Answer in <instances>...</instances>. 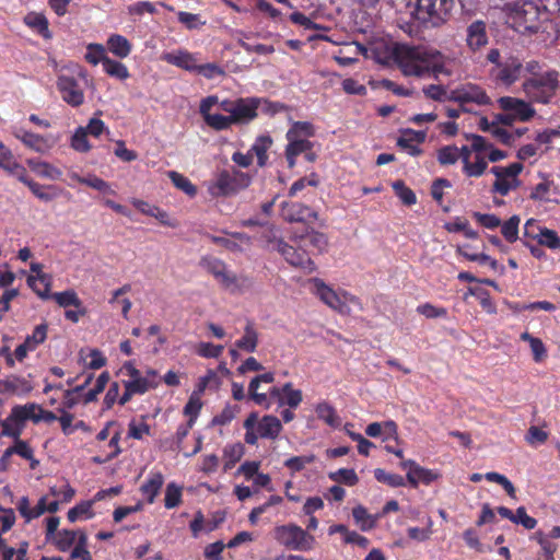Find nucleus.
<instances>
[{
    "instance_id": "obj_41",
    "label": "nucleus",
    "mask_w": 560,
    "mask_h": 560,
    "mask_svg": "<svg viewBox=\"0 0 560 560\" xmlns=\"http://www.w3.org/2000/svg\"><path fill=\"white\" fill-rule=\"evenodd\" d=\"M374 477L377 481L386 483L394 488L405 486V479L402 476L397 474H389L381 468H376L374 470Z\"/></svg>"
},
{
    "instance_id": "obj_30",
    "label": "nucleus",
    "mask_w": 560,
    "mask_h": 560,
    "mask_svg": "<svg viewBox=\"0 0 560 560\" xmlns=\"http://www.w3.org/2000/svg\"><path fill=\"white\" fill-rule=\"evenodd\" d=\"M168 177L176 188L184 191L189 197L196 196L197 187L187 177L175 171L168 172Z\"/></svg>"
},
{
    "instance_id": "obj_14",
    "label": "nucleus",
    "mask_w": 560,
    "mask_h": 560,
    "mask_svg": "<svg viewBox=\"0 0 560 560\" xmlns=\"http://www.w3.org/2000/svg\"><path fill=\"white\" fill-rule=\"evenodd\" d=\"M282 217L288 222H305L308 219L316 220L317 213L303 203L283 202Z\"/></svg>"
},
{
    "instance_id": "obj_18",
    "label": "nucleus",
    "mask_w": 560,
    "mask_h": 560,
    "mask_svg": "<svg viewBox=\"0 0 560 560\" xmlns=\"http://www.w3.org/2000/svg\"><path fill=\"white\" fill-rule=\"evenodd\" d=\"M33 389L32 384L24 377L9 375L0 381V390L10 394H26Z\"/></svg>"
},
{
    "instance_id": "obj_53",
    "label": "nucleus",
    "mask_w": 560,
    "mask_h": 560,
    "mask_svg": "<svg viewBox=\"0 0 560 560\" xmlns=\"http://www.w3.org/2000/svg\"><path fill=\"white\" fill-rule=\"evenodd\" d=\"M77 532L63 529L55 537V542L60 551H67L75 541Z\"/></svg>"
},
{
    "instance_id": "obj_40",
    "label": "nucleus",
    "mask_w": 560,
    "mask_h": 560,
    "mask_svg": "<svg viewBox=\"0 0 560 560\" xmlns=\"http://www.w3.org/2000/svg\"><path fill=\"white\" fill-rule=\"evenodd\" d=\"M182 502V487L174 482L167 485L165 490L164 504L166 509H174Z\"/></svg>"
},
{
    "instance_id": "obj_57",
    "label": "nucleus",
    "mask_w": 560,
    "mask_h": 560,
    "mask_svg": "<svg viewBox=\"0 0 560 560\" xmlns=\"http://www.w3.org/2000/svg\"><path fill=\"white\" fill-rule=\"evenodd\" d=\"M291 133H288L289 139H291ZM313 143L306 139L299 140H290V143L287 145V150L290 151L291 155L298 156L301 153H305L306 151L312 150Z\"/></svg>"
},
{
    "instance_id": "obj_59",
    "label": "nucleus",
    "mask_w": 560,
    "mask_h": 560,
    "mask_svg": "<svg viewBox=\"0 0 560 560\" xmlns=\"http://www.w3.org/2000/svg\"><path fill=\"white\" fill-rule=\"evenodd\" d=\"M127 385L131 388L133 394H144L151 388H155L154 380L151 378H138L126 382Z\"/></svg>"
},
{
    "instance_id": "obj_35",
    "label": "nucleus",
    "mask_w": 560,
    "mask_h": 560,
    "mask_svg": "<svg viewBox=\"0 0 560 560\" xmlns=\"http://www.w3.org/2000/svg\"><path fill=\"white\" fill-rule=\"evenodd\" d=\"M205 122L217 131L226 130L233 124L231 116H224L221 114H210L203 118Z\"/></svg>"
},
{
    "instance_id": "obj_55",
    "label": "nucleus",
    "mask_w": 560,
    "mask_h": 560,
    "mask_svg": "<svg viewBox=\"0 0 560 560\" xmlns=\"http://www.w3.org/2000/svg\"><path fill=\"white\" fill-rule=\"evenodd\" d=\"M2 427V435L14 438L15 440L20 438L22 432L21 422L18 419L12 418V412L10 416L1 422Z\"/></svg>"
},
{
    "instance_id": "obj_31",
    "label": "nucleus",
    "mask_w": 560,
    "mask_h": 560,
    "mask_svg": "<svg viewBox=\"0 0 560 560\" xmlns=\"http://www.w3.org/2000/svg\"><path fill=\"white\" fill-rule=\"evenodd\" d=\"M31 191L43 201H51L59 196V189L55 186H43L36 182L28 183Z\"/></svg>"
},
{
    "instance_id": "obj_25",
    "label": "nucleus",
    "mask_w": 560,
    "mask_h": 560,
    "mask_svg": "<svg viewBox=\"0 0 560 560\" xmlns=\"http://www.w3.org/2000/svg\"><path fill=\"white\" fill-rule=\"evenodd\" d=\"M258 345V334L252 324H247L244 328V336L236 341V348L246 352H254Z\"/></svg>"
},
{
    "instance_id": "obj_6",
    "label": "nucleus",
    "mask_w": 560,
    "mask_h": 560,
    "mask_svg": "<svg viewBox=\"0 0 560 560\" xmlns=\"http://www.w3.org/2000/svg\"><path fill=\"white\" fill-rule=\"evenodd\" d=\"M250 176L246 173L233 170L222 171L215 182L209 187L212 197H226L237 194L250 184Z\"/></svg>"
},
{
    "instance_id": "obj_37",
    "label": "nucleus",
    "mask_w": 560,
    "mask_h": 560,
    "mask_svg": "<svg viewBox=\"0 0 560 560\" xmlns=\"http://www.w3.org/2000/svg\"><path fill=\"white\" fill-rule=\"evenodd\" d=\"M539 237L538 243L551 249L560 248V238L556 231L547 228H538Z\"/></svg>"
},
{
    "instance_id": "obj_54",
    "label": "nucleus",
    "mask_w": 560,
    "mask_h": 560,
    "mask_svg": "<svg viewBox=\"0 0 560 560\" xmlns=\"http://www.w3.org/2000/svg\"><path fill=\"white\" fill-rule=\"evenodd\" d=\"M47 325L40 324L35 327L33 334L27 336L24 342L31 347V350H34L38 345L43 343L47 337Z\"/></svg>"
},
{
    "instance_id": "obj_10",
    "label": "nucleus",
    "mask_w": 560,
    "mask_h": 560,
    "mask_svg": "<svg viewBox=\"0 0 560 560\" xmlns=\"http://www.w3.org/2000/svg\"><path fill=\"white\" fill-rule=\"evenodd\" d=\"M315 287V294L331 310L348 315L350 308L345 301L341 300L340 295L328 287L323 280L315 278L312 280Z\"/></svg>"
},
{
    "instance_id": "obj_44",
    "label": "nucleus",
    "mask_w": 560,
    "mask_h": 560,
    "mask_svg": "<svg viewBox=\"0 0 560 560\" xmlns=\"http://www.w3.org/2000/svg\"><path fill=\"white\" fill-rule=\"evenodd\" d=\"M167 60L188 71H197L198 68L195 58L188 52H179L176 56H168Z\"/></svg>"
},
{
    "instance_id": "obj_16",
    "label": "nucleus",
    "mask_w": 560,
    "mask_h": 560,
    "mask_svg": "<svg viewBox=\"0 0 560 560\" xmlns=\"http://www.w3.org/2000/svg\"><path fill=\"white\" fill-rule=\"evenodd\" d=\"M31 270L38 273V276H30L27 278V284L39 298L48 299L50 291V278L45 273H39L42 270V266L39 264H32Z\"/></svg>"
},
{
    "instance_id": "obj_20",
    "label": "nucleus",
    "mask_w": 560,
    "mask_h": 560,
    "mask_svg": "<svg viewBox=\"0 0 560 560\" xmlns=\"http://www.w3.org/2000/svg\"><path fill=\"white\" fill-rule=\"evenodd\" d=\"M439 478H440V474L438 471L427 469L421 466H417L412 470H409L407 472V480L415 488L418 487L419 482L429 485Z\"/></svg>"
},
{
    "instance_id": "obj_61",
    "label": "nucleus",
    "mask_w": 560,
    "mask_h": 560,
    "mask_svg": "<svg viewBox=\"0 0 560 560\" xmlns=\"http://www.w3.org/2000/svg\"><path fill=\"white\" fill-rule=\"evenodd\" d=\"M315 459L314 455L310 456H294L284 462V466L293 471H301L305 465L313 463Z\"/></svg>"
},
{
    "instance_id": "obj_4",
    "label": "nucleus",
    "mask_w": 560,
    "mask_h": 560,
    "mask_svg": "<svg viewBox=\"0 0 560 560\" xmlns=\"http://www.w3.org/2000/svg\"><path fill=\"white\" fill-rule=\"evenodd\" d=\"M266 101L258 97H240L236 100H223L220 108L230 114L234 125H247L258 116V108Z\"/></svg>"
},
{
    "instance_id": "obj_39",
    "label": "nucleus",
    "mask_w": 560,
    "mask_h": 560,
    "mask_svg": "<svg viewBox=\"0 0 560 560\" xmlns=\"http://www.w3.org/2000/svg\"><path fill=\"white\" fill-rule=\"evenodd\" d=\"M88 52L85 54V60L96 66L98 62L104 63V60L107 59L106 49L102 44H89Z\"/></svg>"
},
{
    "instance_id": "obj_11",
    "label": "nucleus",
    "mask_w": 560,
    "mask_h": 560,
    "mask_svg": "<svg viewBox=\"0 0 560 560\" xmlns=\"http://www.w3.org/2000/svg\"><path fill=\"white\" fill-rule=\"evenodd\" d=\"M57 88L67 104L78 107L84 103L83 90L73 77L59 75Z\"/></svg>"
},
{
    "instance_id": "obj_5",
    "label": "nucleus",
    "mask_w": 560,
    "mask_h": 560,
    "mask_svg": "<svg viewBox=\"0 0 560 560\" xmlns=\"http://www.w3.org/2000/svg\"><path fill=\"white\" fill-rule=\"evenodd\" d=\"M275 538L285 548L299 551L311 550L315 544L314 536L295 524L277 526Z\"/></svg>"
},
{
    "instance_id": "obj_13",
    "label": "nucleus",
    "mask_w": 560,
    "mask_h": 560,
    "mask_svg": "<svg viewBox=\"0 0 560 560\" xmlns=\"http://www.w3.org/2000/svg\"><path fill=\"white\" fill-rule=\"evenodd\" d=\"M293 241L298 244L299 248L305 249L306 247H313V249L318 254L325 252L328 246V238L326 234L313 229H307L305 234H295L293 236Z\"/></svg>"
},
{
    "instance_id": "obj_42",
    "label": "nucleus",
    "mask_w": 560,
    "mask_h": 560,
    "mask_svg": "<svg viewBox=\"0 0 560 560\" xmlns=\"http://www.w3.org/2000/svg\"><path fill=\"white\" fill-rule=\"evenodd\" d=\"M71 148L78 152H88L91 150V144L88 140L86 129L83 127H79L72 138H71Z\"/></svg>"
},
{
    "instance_id": "obj_21",
    "label": "nucleus",
    "mask_w": 560,
    "mask_h": 560,
    "mask_svg": "<svg viewBox=\"0 0 560 560\" xmlns=\"http://www.w3.org/2000/svg\"><path fill=\"white\" fill-rule=\"evenodd\" d=\"M24 23L28 27L37 31L44 38H51V33L48 28V20L43 13L28 12L24 16Z\"/></svg>"
},
{
    "instance_id": "obj_60",
    "label": "nucleus",
    "mask_w": 560,
    "mask_h": 560,
    "mask_svg": "<svg viewBox=\"0 0 560 560\" xmlns=\"http://www.w3.org/2000/svg\"><path fill=\"white\" fill-rule=\"evenodd\" d=\"M213 277L225 289L237 287L238 278L234 272L230 271L228 267L224 268V271H220Z\"/></svg>"
},
{
    "instance_id": "obj_2",
    "label": "nucleus",
    "mask_w": 560,
    "mask_h": 560,
    "mask_svg": "<svg viewBox=\"0 0 560 560\" xmlns=\"http://www.w3.org/2000/svg\"><path fill=\"white\" fill-rule=\"evenodd\" d=\"M559 10V0H525L514 4L511 19L520 33H537L550 18L551 11Z\"/></svg>"
},
{
    "instance_id": "obj_56",
    "label": "nucleus",
    "mask_w": 560,
    "mask_h": 560,
    "mask_svg": "<svg viewBox=\"0 0 560 560\" xmlns=\"http://www.w3.org/2000/svg\"><path fill=\"white\" fill-rule=\"evenodd\" d=\"M92 502L91 501H83L75 505L74 508L70 509L68 511V520L73 523L75 522L79 516L81 515H88L89 517L93 516V513L91 511Z\"/></svg>"
},
{
    "instance_id": "obj_27",
    "label": "nucleus",
    "mask_w": 560,
    "mask_h": 560,
    "mask_svg": "<svg viewBox=\"0 0 560 560\" xmlns=\"http://www.w3.org/2000/svg\"><path fill=\"white\" fill-rule=\"evenodd\" d=\"M265 230L261 233L260 240L264 243V247L270 252H277L279 244L283 243V238L278 235V231L271 224L266 223Z\"/></svg>"
},
{
    "instance_id": "obj_26",
    "label": "nucleus",
    "mask_w": 560,
    "mask_h": 560,
    "mask_svg": "<svg viewBox=\"0 0 560 560\" xmlns=\"http://www.w3.org/2000/svg\"><path fill=\"white\" fill-rule=\"evenodd\" d=\"M272 144V139L269 136H259L250 149V154L254 153L257 156V163L259 166H265L267 162V151Z\"/></svg>"
},
{
    "instance_id": "obj_19",
    "label": "nucleus",
    "mask_w": 560,
    "mask_h": 560,
    "mask_svg": "<svg viewBox=\"0 0 560 560\" xmlns=\"http://www.w3.org/2000/svg\"><path fill=\"white\" fill-rule=\"evenodd\" d=\"M467 44L472 49H479L487 44L486 24L482 21L472 22L467 28Z\"/></svg>"
},
{
    "instance_id": "obj_33",
    "label": "nucleus",
    "mask_w": 560,
    "mask_h": 560,
    "mask_svg": "<svg viewBox=\"0 0 560 560\" xmlns=\"http://www.w3.org/2000/svg\"><path fill=\"white\" fill-rule=\"evenodd\" d=\"M103 68L105 72L110 77L120 80H125L129 77L127 67L124 63L113 60L110 58L104 60Z\"/></svg>"
},
{
    "instance_id": "obj_52",
    "label": "nucleus",
    "mask_w": 560,
    "mask_h": 560,
    "mask_svg": "<svg viewBox=\"0 0 560 560\" xmlns=\"http://www.w3.org/2000/svg\"><path fill=\"white\" fill-rule=\"evenodd\" d=\"M284 394L283 402L290 408H296L302 401V392L300 389H293L291 383H287L282 386Z\"/></svg>"
},
{
    "instance_id": "obj_43",
    "label": "nucleus",
    "mask_w": 560,
    "mask_h": 560,
    "mask_svg": "<svg viewBox=\"0 0 560 560\" xmlns=\"http://www.w3.org/2000/svg\"><path fill=\"white\" fill-rule=\"evenodd\" d=\"M244 455V446L241 443H236L224 448V456L228 460L224 464V469L232 468L236 462H238Z\"/></svg>"
},
{
    "instance_id": "obj_17",
    "label": "nucleus",
    "mask_w": 560,
    "mask_h": 560,
    "mask_svg": "<svg viewBox=\"0 0 560 560\" xmlns=\"http://www.w3.org/2000/svg\"><path fill=\"white\" fill-rule=\"evenodd\" d=\"M256 425L261 439L275 440L282 430L280 420L275 416H264L260 421L257 420Z\"/></svg>"
},
{
    "instance_id": "obj_8",
    "label": "nucleus",
    "mask_w": 560,
    "mask_h": 560,
    "mask_svg": "<svg viewBox=\"0 0 560 560\" xmlns=\"http://www.w3.org/2000/svg\"><path fill=\"white\" fill-rule=\"evenodd\" d=\"M448 101L459 103L460 105L474 103L479 106L489 105L491 103L486 91L481 86L472 83H466L452 90L448 95Z\"/></svg>"
},
{
    "instance_id": "obj_29",
    "label": "nucleus",
    "mask_w": 560,
    "mask_h": 560,
    "mask_svg": "<svg viewBox=\"0 0 560 560\" xmlns=\"http://www.w3.org/2000/svg\"><path fill=\"white\" fill-rule=\"evenodd\" d=\"M316 415L319 419L325 421L328 425L337 428L340 425V419L336 413L335 408L328 402H320L316 406Z\"/></svg>"
},
{
    "instance_id": "obj_24",
    "label": "nucleus",
    "mask_w": 560,
    "mask_h": 560,
    "mask_svg": "<svg viewBox=\"0 0 560 560\" xmlns=\"http://www.w3.org/2000/svg\"><path fill=\"white\" fill-rule=\"evenodd\" d=\"M163 475L161 472H154L150 479L141 486L140 490L148 498L149 503H153L163 486Z\"/></svg>"
},
{
    "instance_id": "obj_46",
    "label": "nucleus",
    "mask_w": 560,
    "mask_h": 560,
    "mask_svg": "<svg viewBox=\"0 0 560 560\" xmlns=\"http://www.w3.org/2000/svg\"><path fill=\"white\" fill-rule=\"evenodd\" d=\"M256 423L257 412L249 413L246 420L244 421V428L246 429L244 440L249 445H255L258 441V438H260L258 432H255Z\"/></svg>"
},
{
    "instance_id": "obj_9",
    "label": "nucleus",
    "mask_w": 560,
    "mask_h": 560,
    "mask_svg": "<svg viewBox=\"0 0 560 560\" xmlns=\"http://www.w3.org/2000/svg\"><path fill=\"white\" fill-rule=\"evenodd\" d=\"M522 67V61L517 57L509 55L503 58L499 67L491 70V75L497 81L511 85L520 78Z\"/></svg>"
},
{
    "instance_id": "obj_49",
    "label": "nucleus",
    "mask_w": 560,
    "mask_h": 560,
    "mask_svg": "<svg viewBox=\"0 0 560 560\" xmlns=\"http://www.w3.org/2000/svg\"><path fill=\"white\" fill-rule=\"evenodd\" d=\"M425 97L435 101V102H445L448 101L447 90L444 85L441 84H430L422 90Z\"/></svg>"
},
{
    "instance_id": "obj_51",
    "label": "nucleus",
    "mask_w": 560,
    "mask_h": 560,
    "mask_svg": "<svg viewBox=\"0 0 560 560\" xmlns=\"http://www.w3.org/2000/svg\"><path fill=\"white\" fill-rule=\"evenodd\" d=\"M523 171L522 163H512L509 166H493L491 168V173L495 177H503L508 179H512V177H516Z\"/></svg>"
},
{
    "instance_id": "obj_58",
    "label": "nucleus",
    "mask_w": 560,
    "mask_h": 560,
    "mask_svg": "<svg viewBox=\"0 0 560 560\" xmlns=\"http://www.w3.org/2000/svg\"><path fill=\"white\" fill-rule=\"evenodd\" d=\"M237 412H238V408L236 406L235 407L225 406L224 409L219 415L213 417L211 424L212 425H225V424L230 423L235 418V415Z\"/></svg>"
},
{
    "instance_id": "obj_38",
    "label": "nucleus",
    "mask_w": 560,
    "mask_h": 560,
    "mask_svg": "<svg viewBox=\"0 0 560 560\" xmlns=\"http://www.w3.org/2000/svg\"><path fill=\"white\" fill-rule=\"evenodd\" d=\"M199 266L211 276L218 275L220 271H224V268L226 267L223 260L210 255L201 257Z\"/></svg>"
},
{
    "instance_id": "obj_45",
    "label": "nucleus",
    "mask_w": 560,
    "mask_h": 560,
    "mask_svg": "<svg viewBox=\"0 0 560 560\" xmlns=\"http://www.w3.org/2000/svg\"><path fill=\"white\" fill-rule=\"evenodd\" d=\"M329 478L337 482H342L347 486H354L358 483L359 478L353 469L341 468L335 472L329 474Z\"/></svg>"
},
{
    "instance_id": "obj_3",
    "label": "nucleus",
    "mask_w": 560,
    "mask_h": 560,
    "mask_svg": "<svg viewBox=\"0 0 560 560\" xmlns=\"http://www.w3.org/2000/svg\"><path fill=\"white\" fill-rule=\"evenodd\" d=\"M455 0H417L415 18L425 26L438 27L451 16Z\"/></svg>"
},
{
    "instance_id": "obj_22",
    "label": "nucleus",
    "mask_w": 560,
    "mask_h": 560,
    "mask_svg": "<svg viewBox=\"0 0 560 560\" xmlns=\"http://www.w3.org/2000/svg\"><path fill=\"white\" fill-rule=\"evenodd\" d=\"M38 409L39 406L33 402L26 404L24 406L18 405L12 408V418L18 419V421L21 423L28 419L35 423H38Z\"/></svg>"
},
{
    "instance_id": "obj_64",
    "label": "nucleus",
    "mask_w": 560,
    "mask_h": 560,
    "mask_svg": "<svg viewBox=\"0 0 560 560\" xmlns=\"http://www.w3.org/2000/svg\"><path fill=\"white\" fill-rule=\"evenodd\" d=\"M514 520L515 521H513V523L521 524L526 529H533L537 525V521L534 517L527 515L526 509L524 506H520L516 509Z\"/></svg>"
},
{
    "instance_id": "obj_32",
    "label": "nucleus",
    "mask_w": 560,
    "mask_h": 560,
    "mask_svg": "<svg viewBox=\"0 0 560 560\" xmlns=\"http://www.w3.org/2000/svg\"><path fill=\"white\" fill-rule=\"evenodd\" d=\"M352 515L362 530H370L375 526V518L362 505L353 508Z\"/></svg>"
},
{
    "instance_id": "obj_1",
    "label": "nucleus",
    "mask_w": 560,
    "mask_h": 560,
    "mask_svg": "<svg viewBox=\"0 0 560 560\" xmlns=\"http://www.w3.org/2000/svg\"><path fill=\"white\" fill-rule=\"evenodd\" d=\"M392 56L406 77L427 78L433 74L438 78L439 74H451L445 67V57L436 49L395 44Z\"/></svg>"
},
{
    "instance_id": "obj_62",
    "label": "nucleus",
    "mask_w": 560,
    "mask_h": 560,
    "mask_svg": "<svg viewBox=\"0 0 560 560\" xmlns=\"http://www.w3.org/2000/svg\"><path fill=\"white\" fill-rule=\"evenodd\" d=\"M487 166L488 163L486 160L480 155H476V162H470L466 167H464V172L467 174V176L478 177L485 173Z\"/></svg>"
},
{
    "instance_id": "obj_36",
    "label": "nucleus",
    "mask_w": 560,
    "mask_h": 560,
    "mask_svg": "<svg viewBox=\"0 0 560 560\" xmlns=\"http://www.w3.org/2000/svg\"><path fill=\"white\" fill-rule=\"evenodd\" d=\"M52 298L61 307L74 306L80 308L82 306V302L73 290L55 293Z\"/></svg>"
},
{
    "instance_id": "obj_48",
    "label": "nucleus",
    "mask_w": 560,
    "mask_h": 560,
    "mask_svg": "<svg viewBox=\"0 0 560 560\" xmlns=\"http://www.w3.org/2000/svg\"><path fill=\"white\" fill-rule=\"evenodd\" d=\"M458 159V149L455 145H446L438 151V161L441 165H453Z\"/></svg>"
},
{
    "instance_id": "obj_12",
    "label": "nucleus",
    "mask_w": 560,
    "mask_h": 560,
    "mask_svg": "<svg viewBox=\"0 0 560 560\" xmlns=\"http://www.w3.org/2000/svg\"><path fill=\"white\" fill-rule=\"evenodd\" d=\"M279 249L277 250L284 259L294 267H300L302 269L312 272L315 270V265L311 259L310 255L305 249L300 248L296 249L292 245L283 242L279 244Z\"/></svg>"
},
{
    "instance_id": "obj_28",
    "label": "nucleus",
    "mask_w": 560,
    "mask_h": 560,
    "mask_svg": "<svg viewBox=\"0 0 560 560\" xmlns=\"http://www.w3.org/2000/svg\"><path fill=\"white\" fill-rule=\"evenodd\" d=\"M27 163L31 170L42 177L59 179L62 175L60 170L47 162L28 160Z\"/></svg>"
},
{
    "instance_id": "obj_7",
    "label": "nucleus",
    "mask_w": 560,
    "mask_h": 560,
    "mask_svg": "<svg viewBox=\"0 0 560 560\" xmlns=\"http://www.w3.org/2000/svg\"><path fill=\"white\" fill-rule=\"evenodd\" d=\"M558 84V73L548 72L541 77L525 81L523 89L532 101L546 104L555 95Z\"/></svg>"
},
{
    "instance_id": "obj_15",
    "label": "nucleus",
    "mask_w": 560,
    "mask_h": 560,
    "mask_svg": "<svg viewBox=\"0 0 560 560\" xmlns=\"http://www.w3.org/2000/svg\"><path fill=\"white\" fill-rule=\"evenodd\" d=\"M425 137L427 132L423 130L406 129L402 131V137L398 138L397 145L407 150L410 155L418 156L422 153V150L418 145L412 144V141L422 143L425 141Z\"/></svg>"
},
{
    "instance_id": "obj_47",
    "label": "nucleus",
    "mask_w": 560,
    "mask_h": 560,
    "mask_svg": "<svg viewBox=\"0 0 560 560\" xmlns=\"http://www.w3.org/2000/svg\"><path fill=\"white\" fill-rule=\"evenodd\" d=\"M392 187L405 205L411 206L416 203L417 198L415 192L408 188L402 180L394 182Z\"/></svg>"
},
{
    "instance_id": "obj_50",
    "label": "nucleus",
    "mask_w": 560,
    "mask_h": 560,
    "mask_svg": "<svg viewBox=\"0 0 560 560\" xmlns=\"http://www.w3.org/2000/svg\"><path fill=\"white\" fill-rule=\"evenodd\" d=\"M202 407V402L197 395V393H192L189 397L186 406L184 407V415L189 417V424H194L197 419L199 411Z\"/></svg>"
},
{
    "instance_id": "obj_23",
    "label": "nucleus",
    "mask_w": 560,
    "mask_h": 560,
    "mask_svg": "<svg viewBox=\"0 0 560 560\" xmlns=\"http://www.w3.org/2000/svg\"><path fill=\"white\" fill-rule=\"evenodd\" d=\"M107 47L110 52L119 58H126L131 51V45L129 40L121 36L114 34L107 40Z\"/></svg>"
},
{
    "instance_id": "obj_34",
    "label": "nucleus",
    "mask_w": 560,
    "mask_h": 560,
    "mask_svg": "<svg viewBox=\"0 0 560 560\" xmlns=\"http://www.w3.org/2000/svg\"><path fill=\"white\" fill-rule=\"evenodd\" d=\"M520 222L518 215H512L502 224L501 233L509 243H514L517 240Z\"/></svg>"
},
{
    "instance_id": "obj_63",
    "label": "nucleus",
    "mask_w": 560,
    "mask_h": 560,
    "mask_svg": "<svg viewBox=\"0 0 560 560\" xmlns=\"http://www.w3.org/2000/svg\"><path fill=\"white\" fill-rule=\"evenodd\" d=\"M222 351L223 346H215L210 342H200L197 349L198 354L205 358H218L221 355Z\"/></svg>"
}]
</instances>
